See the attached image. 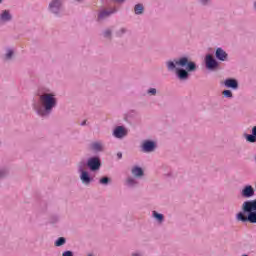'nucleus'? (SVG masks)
I'll use <instances>...</instances> for the list:
<instances>
[{
    "label": "nucleus",
    "instance_id": "obj_19",
    "mask_svg": "<svg viewBox=\"0 0 256 256\" xmlns=\"http://www.w3.org/2000/svg\"><path fill=\"white\" fill-rule=\"evenodd\" d=\"M246 140L249 141V143H256V136L249 134L246 136Z\"/></svg>",
    "mask_w": 256,
    "mask_h": 256
},
{
    "label": "nucleus",
    "instance_id": "obj_5",
    "mask_svg": "<svg viewBox=\"0 0 256 256\" xmlns=\"http://www.w3.org/2000/svg\"><path fill=\"white\" fill-rule=\"evenodd\" d=\"M205 61L207 69H215V67L218 65L217 60H215L211 54L206 56Z\"/></svg>",
    "mask_w": 256,
    "mask_h": 256
},
{
    "label": "nucleus",
    "instance_id": "obj_22",
    "mask_svg": "<svg viewBox=\"0 0 256 256\" xmlns=\"http://www.w3.org/2000/svg\"><path fill=\"white\" fill-rule=\"evenodd\" d=\"M223 95L224 97H233V93L231 92V90H224Z\"/></svg>",
    "mask_w": 256,
    "mask_h": 256
},
{
    "label": "nucleus",
    "instance_id": "obj_9",
    "mask_svg": "<svg viewBox=\"0 0 256 256\" xmlns=\"http://www.w3.org/2000/svg\"><path fill=\"white\" fill-rule=\"evenodd\" d=\"M49 8L52 13H59L61 2L59 0H54L50 3Z\"/></svg>",
    "mask_w": 256,
    "mask_h": 256
},
{
    "label": "nucleus",
    "instance_id": "obj_29",
    "mask_svg": "<svg viewBox=\"0 0 256 256\" xmlns=\"http://www.w3.org/2000/svg\"><path fill=\"white\" fill-rule=\"evenodd\" d=\"M252 134L256 137V126L252 128Z\"/></svg>",
    "mask_w": 256,
    "mask_h": 256
},
{
    "label": "nucleus",
    "instance_id": "obj_4",
    "mask_svg": "<svg viewBox=\"0 0 256 256\" xmlns=\"http://www.w3.org/2000/svg\"><path fill=\"white\" fill-rule=\"evenodd\" d=\"M87 165L91 171H97V169L101 167V162L99 161V158H90Z\"/></svg>",
    "mask_w": 256,
    "mask_h": 256
},
{
    "label": "nucleus",
    "instance_id": "obj_1",
    "mask_svg": "<svg viewBox=\"0 0 256 256\" xmlns=\"http://www.w3.org/2000/svg\"><path fill=\"white\" fill-rule=\"evenodd\" d=\"M237 221L242 223H256V199L248 200L242 204V211L236 215Z\"/></svg>",
    "mask_w": 256,
    "mask_h": 256
},
{
    "label": "nucleus",
    "instance_id": "obj_16",
    "mask_svg": "<svg viewBox=\"0 0 256 256\" xmlns=\"http://www.w3.org/2000/svg\"><path fill=\"white\" fill-rule=\"evenodd\" d=\"M93 151H102L103 150V143L101 142H94L91 145Z\"/></svg>",
    "mask_w": 256,
    "mask_h": 256
},
{
    "label": "nucleus",
    "instance_id": "obj_7",
    "mask_svg": "<svg viewBox=\"0 0 256 256\" xmlns=\"http://www.w3.org/2000/svg\"><path fill=\"white\" fill-rule=\"evenodd\" d=\"M142 149L144 153H151L152 151H155V142L145 141L142 145Z\"/></svg>",
    "mask_w": 256,
    "mask_h": 256
},
{
    "label": "nucleus",
    "instance_id": "obj_25",
    "mask_svg": "<svg viewBox=\"0 0 256 256\" xmlns=\"http://www.w3.org/2000/svg\"><path fill=\"white\" fill-rule=\"evenodd\" d=\"M127 183H128V185H135V179L128 178Z\"/></svg>",
    "mask_w": 256,
    "mask_h": 256
},
{
    "label": "nucleus",
    "instance_id": "obj_30",
    "mask_svg": "<svg viewBox=\"0 0 256 256\" xmlns=\"http://www.w3.org/2000/svg\"><path fill=\"white\" fill-rule=\"evenodd\" d=\"M117 157H118V159H122L123 154H122L121 152H118V153H117Z\"/></svg>",
    "mask_w": 256,
    "mask_h": 256
},
{
    "label": "nucleus",
    "instance_id": "obj_31",
    "mask_svg": "<svg viewBox=\"0 0 256 256\" xmlns=\"http://www.w3.org/2000/svg\"><path fill=\"white\" fill-rule=\"evenodd\" d=\"M118 3H121V2H123L124 0H116Z\"/></svg>",
    "mask_w": 256,
    "mask_h": 256
},
{
    "label": "nucleus",
    "instance_id": "obj_21",
    "mask_svg": "<svg viewBox=\"0 0 256 256\" xmlns=\"http://www.w3.org/2000/svg\"><path fill=\"white\" fill-rule=\"evenodd\" d=\"M153 217H155V219H157L158 221H163V214H159L155 211H153Z\"/></svg>",
    "mask_w": 256,
    "mask_h": 256
},
{
    "label": "nucleus",
    "instance_id": "obj_17",
    "mask_svg": "<svg viewBox=\"0 0 256 256\" xmlns=\"http://www.w3.org/2000/svg\"><path fill=\"white\" fill-rule=\"evenodd\" d=\"M112 13H115V10L110 11V12L104 10V11L99 13L98 19H105V17H109V15H111Z\"/></svg>",
    "mask_w": 256,
    "mask_h": 256
},
{
    "label": "nucleus",
    "instance_id": "obj_33",
    "mask_svg": "<svg viewBox=\"0 0 256 256\" xmlns=\"http://www.w3.org/2000/svg\"><path fill=\"white\" fill-rule=\"evenodd\" d=\"M121 31H122V33H125V29H122Z\"/></svg>",
    "mask_w": 256,
    "mask_h": 256
},
{
    "label": "nucleus",
    "instance_id": "obj_23",
    "mask_svg": "<svg viewBox=\"0 0 256 256\" xmlns=\"http://www.w3.org/2000/svg\"><path fill=\"white\" fill-rule=\"evenodd\" d=\"M100 183L101 185H107V183H109V179L107 177H103L100 179Z\"/></svg>",
    "mask_w": 256,
    "mask_h": 256
},
{
    "label": "nucleus",
    "instance_id": "obj_37",
    "mask_svg": "<svg viewBox=\"0 0 256 256\" xmlns=\"http://www.w3.org/2000/svg\"><path fill=\"white\" fill-rule=\"evenodd\" d=\"M89 256H91V255H89Z\"/></svg>",
    "mask_w": 256,
    "mask_h": 256
},
{
    "label": "nucleus",
    "instance_id": "obj_18",
    "mask_svg": "<svg viewBox=\"0 0 256 256\" xmlns=\"http://www.w3.org/2000/svg\"><path fill=\"white\" fill-rule=\"evenodd\" d=\"M134 11L136 15H141V13H143V5L137 4L134 8Z\"/></svg>",
    "mask_w": 256,
    "mask_h": 256
},
{
    "label": "nucleus",
    "instance_id": "obj_32",
    "mask_svg": "<svg viewBox=\"0 0 256 256\" xmlns=\"http://www.w3.org/2000/svg\"><path fill=\"white\" fill-rule=\"evenodd\" d=\"M132 256H141V254H133Z\"/></svg>",
    "mask_w": 256,
    "mask_h": 256
},
{
    "label": "nucleus",
    "instance_id": "obj_27",
    "mask_svg": "<svg viewBox=\"0 0 256 256\" xmlns=\"http://www.w3.org/2000/svg\"><path fill=\"white\" fill-rule=\"evenodd\" d=\"M62 256H73V252L71 251L63 252Z\"/></svg>",
    "mask_w": 256,
    "mask_h": 256
},
{
    "label": "nucleus",
    "instance_id": "obj_34",
    "mask_svg": "<svg viewBox=\"0 0 256 256\" xmlns=\"http://www.w3.org/2000/svg\"><path fill=\"white\" fill-rule=\"evenodd\" d=\"M82 125H85V121H84V122H82Z\"/></svg>",
    "mask_w": 256,
    "mask_h": 256
},
{
    "label": "nucleus",
    "instance_id": "obj_12",
    "mask_svg": "<svg viewBox=\"0 0 256 256\" xmlns=\"http://www.w3.org/2000/svg\"><path fill=\"white\" fill-rule=\"evenodd\" d=\"M224 85L226 87H230L231 89H237V87H239V84L237 83V80H235V79L225 80Z\"/></svg>",
    "mask_w": 256,
    "mask_h": 256
},
{
    "label": "nucleus",
    "instance_id": "obj_11",
    "mask_svg": "<svg viewBox=\"0 0 256 256\" xmlns=\"http://www.w3.org/2000/svg\"><path fill=\"white\" fill-rule=\"evenodd\" d=\"M80 179L85 185H89L91 183V177H89V173L87 171L81 170Z\"/></svg>",
    "mask_w": 256,
    "mask_h": 256
},
{
    "label": "nucleus",
    "instance_id": "obj_14",
    "mask_svg": "<svg viewBox=\"0 0 256 256\" xmlns=\"http://www.w3.org/2000/svg\"><path fill=\"white\" fill-rule=\"evenodd\" d=\"M132 175H134L135 177H143V169H141V167H134L132 169Z\"/></svg>",
    "mask_w": 256,
    "mask_h": 256
},
{
    "label": "nucleus",
    "instance_id": "obj_20",
    "mask_svg": "<svg viewBox=\"0 0 256 256\" xmlns=\"http://www.w3.org/2000/svg\"><path fill=\"white\" fill-rule=\"evenodd\" d=\"M56 247H61V245H65V238L60 237L56 242H55Z\"/></svg>",
    "mask_w": 256,
    "mask_h": 256
},
{
    "label": "nucleus",
    "instance_id": "obj_26",
    "mask_svg": "<svg viewBox=\"0 0 256 256\" xmlns=\"http://www.w3.org/2000/svg\"><path fill=\"white\" fill-rule=\"evenodd\" d=\"M148 93H150L151 95H156L157 90L155 88H151L150 90H148Z\"/></svg>",
    "mask_w": 256,
    "mask_h": 256
},
{
    "label": "nucleus",
    "instance_id": "obj_28",
    "mask_svg": "<svg viewBox=\"0 0 256 256\" xmlns=\"http://www.w3.org/2000/svg\"><path fill=\"white\" fill-rule=\"evenodd\" d=\"M104 37H111V30H106L104 32Z\"/></svg>",
    "mask_w": 256,
    "mask_h": 256
},
{
    "label": "nucleus",
    "instance_id": "obj_13",
    "mask_svg": "<svg viewBox=\"0 0 256 256\" xmlns=\"http://www.w3.org/2000/svg\"><path fill=\"white\" fill-rule=\"evenodd\" d=\"M176 71L179 79H187V77H189V73L187 72V70L176 69Z\"/></svg>",
    "mask_w": 256,
    "mask_h": 256
},
{
    "label": "nucleus",
    "instance_id": "obj_35",
    "mask_svg": "<svg viewBox=\"0 0 256 256\" xmlns=\"http://www.w3.org/2000/svg\"><path fill=\"white\" fill-rule=\"evenodd\" d=\"M243 256H247V254H244Z\"/></svg>",
    "mask_w": 256,
    "mask_h": 256
},
{
    "label": "nucleus",
    "instance_id": "obj_6",
    "mask_svg": "<svg viewBox=\"0 0 256 256\" xmlns=\"http://www.w3.org/2000/svg\"><path fill=\"white\" fill-rule=\"evenodd\" d=\"M113 135L117 139H123V137H125V135H127V130H125V128H123L122 126H118L115 128Z\"/></svg>",
    "mask_w": 256,
    "mask_h": 256
},
{
    "label": "nucleus",
    "instance_id": "obj_15",
    "mask_svg": "<svg viewBox=\"0 0 256 256\" xmlns=\"http://www.w3.org/2000/svg\"><path fill=\"white\" fill-rule=\"evenodd\" d=\"M2 21H11V14L8 10H4L0 16Z\"/></svg>",
    "mask_w": 256,
    "mask_h": 256
},
{
    "label": "nucleus",
    "instance_id": "obj_36",
    "mask_svg": "<svg viewBox=\"0 0 256 256\" xmlns=\"http://www.w3.org/2000/svg\"><path fill=\"white\" fill-rule=\"evenodd\" d=\"M1 1H3V0H0V3H1Z\"/></svg>",
    "mask_w": 256,
    "mask_h": 256
},
{
    "label": "nucleus",
    "instance_id": "obj_8",
    "mask_svg": "<svg viewBox=\"0 0 256 256\" xmlns=\"http://www.w3.org/2000/svg\"><path fill=\"white\" fill-rule=\"evenodd\" d=\"M255 195V190L253 189V186L248 185L242 190V197H253Z\"/></svg>",
    "mask_w": 256,
    "mask_h": 256
},
{
    "label": "nucleus",
    "instance_id": "obj_24",
    "mask_svg": "<svg viewBox=\"0 0 256 256\" xmlns=\"http://www.w3.org/2000/svg\"><path fill=\"white\" fill-rule=\"evenodd\" d=\"M11 57H13V50H8L6 54V59H11Z\"/></svg>",
    "mask_w": 256,
    "mask_h": 256
},
{
    "label": "nucleus",
    "instance_id": "obj_2",
    "mask_svg": "<svg viewBox=\"0 0 256 256\" xmlns=\"http://www.w3.org/2000/svg\"><path fill=\"white\" fill-rule=\"evenodd\" d=\"M167 67L169 71H173L176 69V67H186L187 71H195L197 69V66L194 64V62H189V59L187 57H182L179 60L169 61L167 62Z\"/></svg>",
    "mask_w": 256,
    "mask_h": 256
},
{
    "label": "nucleus",
    "instance_id": "obj_10",
    "mask_svg": "<svg viewBox=\"0 0 256 256\" xmlns=\"http://www.w3.org/2000/svg\"><path fill=\"white\" fill-rule=\"evenodd\" d=\"M227 52L223 50L222 48H217L216 50V58L219 59V61H227Z\"/></svg>",
    "mask_w": 256,
    "mask_h": 256
},
{
    "label": "nucleus",
    "instance_id": "obj_3",
    "mask_svg": "<svg viewBox=\"0 0 256 256\" xmlns=\"http://www.w3.org/2000/svg\"><path fill=\"white\" fill-rule=\"evenodd\" d=\"M40 103L44 106L45 111L49 112L57 105V99L53 94L45 93L40 96Z\"/></svg>",
    "mask_w": 256,
    "mask_h": 256
}]
</instances>
